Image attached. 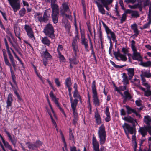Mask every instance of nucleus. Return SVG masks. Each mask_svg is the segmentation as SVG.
I'll return each mask as SVG.
<instances>
[{"label":"nucleus","instance_id":"c756f323","mask_svg":"<svg viewBox=\"0 0 151 151\" xmlns=\"http://www.w3.org/2000/svg\"><path fill=\"white\" fill-rule=\"evenodd\" d=\"M142 85L145 87L147 89H150V86L147 83L145 78H143L141 76Z\"/></svg>","mask_w":151,"mask_h":151},{"label":"nucleus","instance_id":"6e6d98bb","mask_svg":"<svg viewBox=\"0 0 151 151\" xmlns=\"http://www.w3.org/2000/svg\"><path fill=\"white\" fill-rule=\"evenodd\" d=\"M139 6V4H134L133 5H131L129 4L128 6L129 8L131 9H135L138 8Z\"/></svg>","mask_w":151,"mask_h":151},{"label":"nucleus","instance_id":"2f4dec72","mask_svg":"<svg viewBox=\"0 0 151 151\" xmlns=\"http://www.w3.org/2000/svg\"><path fill=\"white\" fill-rule=\"evenodd\" d=\"M63 22L64 23L66 29L67 31H68L70 27V26L68 20L65 19H64L63 20Z\"/></svg>","mask_w":151,"mask_h":151},{"label":"nucleus","instance_id":"e433bc0d","mask_svg":"<svg viewBox=\"0 0 151 151\" xmlns=\"http://www.w3.org/2000/svg\"><path fill=\"white\" fill-rule=\"evenodd\" d=\"M123 97L124 98V99L130 100L132 98L130 94L127 91H125Z\"/></svg>","mask_w":151,"mask_h":151},{"label":"nucleus","instance_id":"473e14b6","mask_svg":"<svg viewBox=\"0 0 151 151\" xmlns=\"http://www.w3.org/2000/svg\"><path fill=\"white\" fill-rule=\"evenodd\" d=\"M65 85L68 88L71 87L72 85V83L71 80V78L70 77L67 78L65 80Z\"/></svg>","mask_w":151,"mask_h":151},{"label":"nucleus","instance_id":"5fc2aeb1","mask_svg":"<svg viewBox=\"0 0 151 151\" xmlns=\"http://www.w3.org/2000/svg\"><path fill=\"white\" fill-rule=\"evenodd\" d=\"M17 138H16L14 136H13V139H12V142H11L12 144L14 146V147H16V145L17 143Z\"/></svg>","mask_w":151,"mask_h":151},{"label":"nucleus","instance_id":"aec40b11","mask_svg":"<svg viewBox=\"0 0 151 151\" xmlns=\"http://www.w3.org/2000/svg\"><path fill=\"white\" fill-rule=\"evenodd\" d=\"M94 118L97 124L98 125L100 124L101 123V119L100 115L97 111L95 113Z\"/></svg>","mask_w":151,"mask_h":151},{"label":"nucleus","instance_id":"13d9d810","mask_svg":"<svg viewBox=\"0 0 151 151\" xmlns=\"http://www.w3.org/2000/svg\"><path fill=\"white\" fill-rule=\"evenodd\" d=\"M11 62V63L12 65L15 70H16V65L15 62L14 58H13L10 59Z\"/></svg>","mask_w":151,"mask_h":151},{"label":"nucleus","instance_id":"c03bdc74","mask_svg":"<svg viewBox=\"0 0 151 151\" xmlns=\"http://www.w3.org/2000/svg\"><path fill=\"white\" fill-rule=\"evenodd\" d=\"M2 142L6 148H8L9 150H10L12 148L11 146L6 141L4 140Z\"/></svg>","mask_w":151,"mask_h":151},{"label":"nucleus","instance_id":"5701e85b","mask_svg":"<svg viewBox=\"0 0 151 151\" xmlns=\"http://www.w3.org/2000/svg\"><path fill=\"white\" fill-rule=\"evenodd\" d=\"M41 41L43 44L50 46L51 42L47 37L45 36L42 37L41 38Z\"/></svg>","mask_w":151,"mask_h":151},{"label":"nucleus","instance_id":"a18cd8bd","mask_svg":"<svg viewBox=\"0 0 151 151\" xmlns=\"http://www.w3.org/2000/svg\"><path fill=\"white\" fill-rule=\"evenodd\" d=\"M148 19H149V22L145 24L143 26V28H147L149 27L150 25L151 24V17H148Z\"/></svg>","mask_w":151,"mask_h":151},{"label":"nucleus","instance_id":"680f3d73","mask_svg":"<svg viewBox=\"0 0 151 151\" xmlns=\"http://www.w3.org/2000/svg\"><path fill=\"white\" fill-rule=\"evenodd\" d=\"M46 97L47 99V102L49 104V105L50 108V109H51V111L52 112V113H53V114L54 115H55L54 114V111L53 110V109L52 108V106L51 105V104H50V101L49 99H48V96L47 95L46 96Z\"/></svg>","mask_w":151,"mask_h":151},{"label":"nucleus","instance_id":"09e8293b","mask_svg":"<svg viewBox=\"0 0 151 151\" xmlns=\"http://www.w3.org/2000/svg\"><path fill=\"white\" fill-rule=\"evenodd\" d=\"M70 63L76 64L78 63V62L77 61L76 58H74L73 59L70 58L69 59Z\"/></svg>","mask_w":151,"mask_h":151},{"label":"nucleus","instance_id":"9b49d317","mask_svg":"<svg viewBox=\"0 0 151 151\" xmlns=\"http://www.w3.org/2000/svg\"><path fill=\"white\" fill-rule=\"evenodd\" d=\"M150 127H147L144 126L143 127H141L139 128L138 130L139 132L141 134L143 137H144L147 134V132L149 133Z\"/></svg>","mask_w":151,"mask_h":151},{"label":"nucleus","instance_id":"a19ab883","mask_svg":"<svg viewBox=\"0 0 151 151\" xmlns=\"http://www.w3.org/2000/svg\"><path fill=\"white\" fill-rule=\"evenodd\" d=\"M132 29L133 30L134 32L136 34H138V32L137 28V26L136 24L135 23L131 25Z\"/></svg>","mask_w":151,"mask_h":151},{"label":"nucleus","instance_id":"4be33fe9","mask_svg":"<svg viewBox=\"0 0 151 151\" xmlns=\"http://www.w3.org/2000/svg\"><path fill=\"white\" fill-rule=\"evenodd\" d=\"M13 95L12 93H9L8 95L6 101V107H8L11 106L13 101Z\"/></svg>","mask_w":151,"mask_h":151},{"label":"nucleus","instance_id":"ea45409f","mask_svg":"<svg viewBox=\"0 0 151 151\" xmlns=\"http://www.w3.org/2000/svg\"><path fill=\"white\" fill-rule=\"evenodd\" d=\"M131 16L132 18H137L139 17V14L138 11L133 10L131 14Z\"/></svg>","mask_w":151,"mask_h":151},{"label":"nucleus","instance_id":"864d4df0","mask_svg":"<svg viewBox=\"0 0 151 151\" xmlns=\"http://www.w3.org/2000/svg\"><path fill=\"white\" fill-rule=\"evenodd\" d=\"M26 12V10L24 8H22L21 9L19 12V14L20 16H23L25 14Z\"/></svg>","mask_w":151,"mask_h":151},{"label":"nucleus","instance_id":"58836bf2","mask_svg":"<svg viewBox=\"0 0 151 151\" xmlns=\"http://www.w3.org/2000/svg\"><path fill=\"white\" fill-rule=\"evenodd\" d=\"M26 144L28 145V147L29 149L32 150H35L37 148L36 145L35 144L30 143L29 142H27Z\"/></svg>","mask_w":151,"mask_h":151},{"label":"nucleus","instance_id":"393cba45","mask_svg":"<svg viewBox=\"0 0 151 151\" xmlns=\"http://www.w3.org/2000/svg\"><path fill=\"white\" fill-rule=\"evenodd\" d=\"M42 54L44 57L46 58L47 60H50L52 58V56L48 52L47 49H45V51L43 52Z\"/></svg>","mask_w":151,"mask_h":151},{"label":"nucleus","instance_id":"c85d7f7f","mask_svg":"<svg viewBox=\"0 0 151 151\" xmlns=\"http://www.w3.org/2000/svg\"><path fill=\"white\" fill-rule=\"evenodd\" d=\"M114 90L117 92L123 91L126 89V87L125 85L124 86H120L119 87H117L116 86L114 85Z\"/></svg>","mask_w":151,"mask_h":151},{"label":"nucleus","instance_id":"ddd939ff","mask_svg":"<svg viewBox=\"0 0 151 151\" xmlns=\"http://www.w3.org/2000/svg\"><path fill=\"white\" fill-rule=\"evenodd\" d=\"M92 145L94 151H100L99 143L94 136L92 137Z\"/></svg>","mask_w":151,"mask_h":151},{"label":"nucleus","instance_id":"8fccbe9b","mask_svg":"<svg viewBox=\"0 0 151 151\" xmlns=\"http://www.w3.org/2000/svg\"><path fill=\"white\" fill-rule=\"evenodd\" d=\"M58 54L60 62H64L65 61V58L64 56L61 54L60 52H59Z\"/></svg>","mask_w":151,"mask_h":151},{"label":"nucleus","instance_id":"37998d69","mask_svg":"<svg viewBox=\"0 0 151 151\" xmlns=\"http://www.w3.org/2000/svg\"><path fill=\"white\" fill-rule=\"evenodd\" d=\"M118 57L120 58L121 60L123 61H126L127 60V58L126 57V55H125L119 53L118 54Z\"/></svg>","mask_w":151,"mask_h":151},{"label":"nucleus","instance_id":"f3484780","mask_svg":"<svg viewBox=\"0 0 151 151\" xmlns=\"http://www.w3.org/2000/svg\"><path fill=\"white\" fill-rule=\"evenodd\" d=\"M144 122L147 125V127H151V117L147 115L144 117Z\"/></svg>","mask_w":151,"mask_h":151},{"label":"nucleus","instance_id":"7c9ffc66","mask_svg":"<svg viewBox=\"0 0 151 151\" xmlns=\"http://www.w3.org/2000/svg\"><path fill=\"white\" fill-rule=\"evenodd\" d=\"M125 107L127 110V112L128 114H130L132 113H134L136 112V109H132L128 106H126Z\"/></svg>","mask_w":151,"mask_h":151},{"label":"nucleus","instance_id":"3c124183","mask_svg":"<svg viewBox=\"0 0 151 151\" xmlns=\"http://www.w3.org/2000/svg\"><path fill=\"white\" fill-rule=\"evenodd\" d=\"M127 18V15L124 13L122 14L121 19V23H122L125 21Z\"/></svg>","mask_w":151,"mask_h":151},{"label":"nucleus","instance_id":"4d7b16f0","mask_svg":"<svg viewBox=\"0 0 151 151\" xmlns=\"http://www.w3.org/2000/svg\"><path fill=\"white\" fill-rule=\"evenodd\" d=\"M69 139L70 140L74 141V136L71 130L69 132Z\"/></svg>","mask_w":151,"mask_h":151},{"label":"nucleus","instance_id":"338daca9","mask_svg":"<svg viewBox=\"0 0 151 151\" xmlns=\"http://www.w3.org/2000/svg\"><path fill=\"white\" fill-rule=\"evenodd\" d=\"M142 101L140 99H138L135 101L136 104L137 106H140L142 105Z\"/></svg>","mask_w":151,"mask_h":151},{"label":"nucleus","instance_id":"7ed1b4c3","mask_svg":"<svg viewBox=\"0 0 151 151\" xmlns=\"http://www.w3.org/2000/svg\"><path fill=\"white\" fill-rule=\"evenodd\" d=\"M34 16L36 22H40L41 23L42 22L46 23L48 20L50 15L48 13L47 11L45 10L43 16L41 13L37 12L35 13Z\"/></svg>","mask_w":151,"mask_h":151},{"label":"nucleus","instance_id":"6e6552de","mask_svg":"<svg viewBox=\"0 0 151 151\" xmlns=\"http://www.w3.org/2000/svg\"><path fill=\"white\" fill-rule=\"evenodd\" d=\"M94 2L96 4L99 11L102 14H105V10L104 9L103 4L102 0H93Z\"/></svg>","mask_w":151,"mask_h":151},{"label":"nucleus","instance_id":"72a5a7b5","mask_svg":"<svg viewBox=\"0 0 151 151\" xmlns=\"http://www.w3.org/2000/svg\"><path fill=\"white\" fill-rule=\"evenodd\" d=\"M81 44L84 45L85 46V50L86 51H89L88 46V40L86 39L81 40Z\"/></svg>","mask_w":151,"mask_h":151},{"label":"nucleus","instance_id":"cd10ccee","mask_svg":"<svg viewBox=\"0 0 151 151\" xmlns=\"http://www.w3.org/2000/svg\"><path fill=\"white\" fill-rule=\"evenodd\" d=\"M14 30L16 36L20 40H21L20 37V28L17 27H14Z\"/></svg>","mask_w":151,"mask_h":151},{"label":"nucleus","instance_id":"0e129e2a","mask_svg":"<svg viewBox=\"0 0 151 151\" xmlns=\"http://www.w3.org/2000/svg\"><path fill=\"white\" fill-rule=\"evenodd\" d=\"M4 61L6 65H10V64L9 61L7 56L4 57Z\"/></svg>","mask_w":151,"mask_h":151},{"label":"nucleus","instance_id":"412c9836","mask_svg":"<svg viewBox=\"0 0 151 151\" xmlns=\"http://www.w3.org/2000/svg\"><path fill=\"white\" fill-rule=\"evenodd\" d=\"M132 58V59L134 60H137L139 61H142V57L140 55V53L138 52L133 53Z\"/></svg>","mask_w":151,"mask_h":151},{"label":"nucleus","instance_id":"052dcab7","mask_svg":"<svg viewBox=\"0 0 151 151\" xmlns=\"http://www.w3.org/2000/svg\"><path fill=\"white\" fill-rule=\"evenodd\" d=\"M11 74L12 75L13 82L14 83L16 86L17 87V84L15 80V76L14 74V72H13Z\"/></svg>","mask_w":151,"mask_h":151},{"label":"nucleus","instance_id":"f03ea898","mask_svg":"<svg viewBox=\"0 0 151 151\" xmlns=\"http://www.w3.org/2000/svg\"><path fill=\"white\" fill-rule=\"evenodd\" d=\"M102 22L103 26L105 28L107 34V38L109 40V43L112 42V39L113 42H115L116 44L117 43V40H116V37L115 33L109 29L103 22L102 21Z\"/></svg>","mask_w":151,"mask_h":151},{"label":"nucleus","instance_id":"69168bd1","mask_svg":"<svg viewBox=\"0 0 151 151\" xmlns=\"http://www.w3.org/2000/svg\"><path fill=\"white\" fill-rule=\"evenodd\" d=\"M136 1V0H125L124 1L127 4L130 3L133 4Z\"/></svg>","mask_w":151,"mask_h":151},{"label":"nucleus","instance_id":"79ce46f5","mask_svg":"<svg viewBox=\"0 0 151 151\" xmlns=\"http://www.w3.org/2000/svg\"><path fill=\"white\" fill-rule=\"evenodd\" d=\"M124 74H125L124 76L123 75V80L122 82H123V84L126 85L129 83V82L127 78V77L125 75V73H123Z\"/></svg>","mask_w":151,"mask_h":151},{"label":"nucleus","instance_id":"a211bd4d","mask_svg":"<svg viewBox=\"0 0 151 151\" xmlns=\"http://www.w3.org/2000/svg\"><path fill=\"white\" fill-rule=\"evenodd\" d=\"M102 1H103V6L107 10H109L110 9L109 7L108 6L112 3L113 0H102Z\"/></svg>","mask_w":151,"mask_h":151},{"label":"nucleus","instance_id":"dca6fc26","mask_svg":"<svg viewBox=\"0 0 151 151\" xmlns=\"http://www.w3.org/2000/svg\"><path fill=\"white\" fill-rule=\"evenodd\" d=\"M71 104V107L72 108L73 112H76V108L78 102V100L76 99H75L73 101V99L70 100Z\"/></svg>","mask_w":151,"mask_h":151},{"label":"nucleus","instance_id":"a878e982","mask_svg":"<svg viewBox=\"0 0 151 151\" xmlns=\"http://www.w3.org/2000/svg\"><path fill=\"white\" fill-rule=\"evenodd\" d=\"M134 69L133 68H129L127 69L128 75L129 77V79H132L133 76H134Z\"/></svg>","mask_w":151,"mask_h":151},{"label":"nucleus","instance_id":"bf43d9fd","mask_svg":"<svg viewBox=\"0 0 151 151\" xmlns=\"http://www.w3.org/2000/svg\"><path fill=\"white\" fill-rule=\"evenodd\" d=\"M109 107L107 106L105 109V114L106 116H110V113L109 112Z\"/></svg>","mask_w":151,"mask_h":151},{"label":"nucleus","instance_id":"49530a36","mask_svg":"<svg viewBox=\"0 0 151 151\" xmlns=\"http://www.w3.org/2000/svg\"><path fill=\"white\" fill-rule=\"evenodd\" d=\"M73 96L74 98L77 97L79 98L80 100H81L80 96L78 93V90L74 91L73 92Z\"/></svg>","mask_w":151,"mask_h":151},{"label":"nucleus","instance_id":"1a4fd4ad","mask_svg":"<svg viewBox=\"0 0 151 151\" xmlns=\"http://www.w3.org/2000/svg\"><path fill=\"white\" fill-rule=\"evenodd\" d=\"M24 28L27 32L28 37L33 40H35V38L34 35V32L31 27L29 25H25Z\"/></svg>","mask_w":151,"mask_h":151},{"label":"nucleus","instance_id":"f704fd0d","mask_svg":"<svg viewBox=\"0 0 151 151\" xmlns=\"http://www.w3.org/2000/svg\"><path fill=\"white\" fill-rule=\"evenodd\" d=\"M141 76L143 78H144V77L147 78H150L151 77V73H150L149 71L142 72V73L140 75L141 78Z\"/></svg>","mask_w":151,"mask_h":151},{"label":"nucleus","instance_id":"9d476101","mask_svg":"<svg viewBox=\"0 0 151 151\" xmlns=\"http://www.w3.org/2000/svg\"><path fill=\"white\" fill-rule=\"evenodd\" d=\"M122 127L126 134L130 133L132 134H133V128L128 124L124 123L122 125Z\"/></svg>","mask_w":151,"mask_h":151},{"label":"nucleus","instance_id":"e2e57ef3","mask_svg":"<svg viewBox=\"0 0 151 151\" xmlns=\"http://www.w3.org/2000/svg\"><path fill=\"white\" fill-rule=\"evenodd\" d=\"M4 132H5V133H6V134L7 135L8 137H9V139L11 141V142H12V139L13 138H12V137L11 136L10 134L6 129H5L4 130Z\"/></svg>","mask_w":151,"mask_h":151},{"label":"nucleus","instance_id":"bb28decb","mask_svg":"<svg viewBox=\"0 0 151 151\" xmlns=\"http://www.w3.org/2000/svg\"><path fill=\"white\" fill-rule=\"evenodd\" d=\"M132 146L134 149V151H136L137 145L136 142V136L135 135H132Z\"/></svg>","mask_w":151,"mask_h":151},{"label":"nucleus","instance_id":"6ab92c4d","mask_svg":"<svg viewBox=\"0 0 151 151\" xmlns=\"http://www.w3.org/2000/svg\"><path fill=\"white\" fill-rule=\"evenodd\" d=\"M138 87L144 92V95L145 96L148 97L151 96V91L150 89H147V90H145V88L142 87L141 85H138Z\"/></svg>","mask_w":151,"mask_h":151},{"label":"nucleus","instance_id":"f8f14e48","mask_svg":"<svg viewBox=\"0 0 151 151\" xmlns=\"http://www.w3.org/2000/svg\"><path fill=\"white\" fill-rule=\"evenodd\" d=\"M49 95L50 97L51 98L52 100H53L54 101V102H55V104L57 106L59 107V109L63 113L64 115L65 116H66V115L65 112H64L63 109L60 107V106L59 105V103L58 101V99H56L55 98V96L53 94V92L52 91H51L50 92Z\"/></svg>","mask_w":151,"mask_h":151},{"label":"nucleus","instance_id":"4c0bfd02","mask_svg":"<svg viewBox=\"0 0 151 151\" xmlns=\"http://www.w3.org/2000/svg\"><path fill=\"white\" fill-rule=\"evenodd\" d=\"M140 65L145 67H151V61H148L145 62H141L140 63Z\"/></svg>","mask_w":151,"mask_h":151},{"label":"nucleus","instance_id":"0eeeda50","mask_svg":"<svg viewBox=\"0 0 151 151\" xmlns=\"http://www.w3.org/2000/svg\"><path fill=\"white\" fill-rule=\"evenodd\" d=\"M14 12H16L20 9V3L18 0H8Z\"/></svg>","mask_w":151,"mask_h":151},{"label":"nucleus","instance_id":"4468645a","mask_svg":"<svg viewBox=\"0 0 151 151\" xmlns=\"http://www.w3.org/2000/svg\"><path fill=\"white\" fill-rule=\"evenodd\" d=\"M77 39L74 38L73 39L72 43V48L75 55H76V53L78 51Z\"/></svg>","mask_w":151,"mask_h":151},{"label":"nucleus","instance_id":"f257e3e1","mask_svg":"<svg viewBox=\"0 0 151 151\" xmlns=\"http://www.w3.org/2000/svg\"><path fill=\"white\" fill-rule=\"evenodd\" d=\"M98 135L99 138L100 144L101 145L100 151H106L105 147L102 145L105 144L106 137L105 127L103 124H101L99 128L98 131Z\"/></svg>","mask_w":151,"mask_h":151},{"label":"nucleus","instance_id":"2eb2a0df","mask_svg":"<svg viewBox=\"0 0 151 151\" xmlns=\"http://www.w3.org/2000/svg\"><path fill=\"white\" fill-rule=\"evenodd\" d=\"M123 119L127 122L131 123L134 126L136 124H137L136 120L129 116L124 117L123 118Z\"/></svg>","mask_w":151,"mask_h":151},{"label":"nucleus","instance_id":"423d86ee","mask_svg":"<svg viewBox=\"0 0 151 151\" xmlns=\"http://www.w3.org/2000/svg\"><path fill=\"white\" fill-rule=\"evenodd\" d=\"M52 9L51 17L52 20L54 24H56L58 22L59 14L58 8H57V6H54L52 7Z\"/></svg>","mask_w":151,"mask_h":151},{"label":"nucleus","instance_id":"774afa93","mask_svg":"<svg viewBox=\"0 0 151 151\" xmlns=\"http://www.w3.org/2000/svg\"><path fill=\"white\" fill-rule=\"evenodd\" d=\"M55 82L58 87H59L60 86V83L59 81V80L58 78H56L55 80Z\"/></svg>","mask_w":151,"mask_h":151},{"label":"nucleus","instance_id":"de8ad7c7","mask_svg":"<svg viewBox=\"0 0 151 151\" xmlns=\"http://www.w3.org/2000/svg\"><path fill=\"white\" fill-rule=\"evenodd\" d=\"M48 112L50 116L52 122L53 123V124H54L55 127L56 128V130L57 131H58V129H57V125L56 124V122H55V121L53 120V118H52V114H51L50 112H49V111H48Z\"/></svg>","mask_w":151,"mask_h":151},{"label":"nucleus","instance_id":"39448f33","mask_svg":"<svg viewBox=\"0 0 151 151\" xmlns=\"http://www.w3.org/2000/svg\"><path fill=\"white\" fill-rule=\"evenodd\" d=\"M43 32L45 35L52 39H54V29L52 25L50 24H47L44 28Z\"/></svg>","mask_w":151,"mask_h":151},{"label":"nucleus","instance_id":"c9c22d12","mask_svg":"<svg viewBox=\"0 0 151 151\" xmlns=\"http://www.w3.org/2000/svg\"><path fill=\"white\" fill-rule=\"evenodd\" d=\"M63 10L65 12H68L69 14H70V12L69 9V6L68 4L66 3H63L62 4Z\"/></svg>","mask_w":151,"mask_h":151},{"label":"nucleus","instance_id":"b1692460","mask_svg":"<svg viewBox=\"0 0 151 151\" xmlns=\"http://www.w3.org/2000/svg\"><path fill=\"white\" fill-rule=\"evenodd\" d=\"M73 123L74 125L76 126L78 124V114L76 112H73Z\"/></svg>","mask_w":151,"mask_h":151},{"label":"nucleus","instance_id":"603ef678","mask_svg":"<svg viewBox=\"0 0 151 151\" xmlns=\"http://www.w3.org/2000/svg\"><path fill=\"white\" fill-rule=\"evenodd\" d=\"M6 49L7 52L8 54V55L9 56V59L14 58L13 56L12 55V54L11 53V52L9 50V47H6Z\"/></svg>","mask_w":151,"mask_h":151},{"label":"nucleus","instance_id":"20e7f679","mask_svg":"<svg viewBox=\"0 0 151 151\" xmlns=\"http://www.w3.org/2000/svg\"><path fill=\"white\" fill-rule=\"evenodd\" d=\"M96 81L95 80L93 81L92 84V90L93 93V103L95 106H99V101L98 99L97 93L96 86Z\"/></svg>","mask_w":151,"mask_h":151}]
</instances>
